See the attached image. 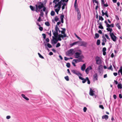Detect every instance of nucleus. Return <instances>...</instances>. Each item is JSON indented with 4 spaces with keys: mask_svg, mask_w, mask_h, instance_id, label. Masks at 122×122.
Returning <instances> with one entry per match:
<instances>
[{
    "mask_svg": "<svg viewBox=\"0 0 122 122\" xmlns=\"http://www.w3.org/2000/svg\"><path fill=\"white\" fill-rule=\"evenodd\" d=\"M71 72L73 74H76L79 77L82 76V74L77 70H71Z\"/></svg>",
    "mask_w": 122,
    "mask_h": 122,
    "instance_id": "obj_8",
    "label": "nucleus"
},
{
    "mask_svg": "<svg viewBox=\"0 0 122 122\" xmlns=\"http://www.w3.org/2000/svg\"><path fill=\"white\" fill-rule=\"evenodd\" d=\"M102 41L103 42H106L107 40L106 38L104 37V36H102Z\"/></svg>",
    "mask_w": 122,
    "mask_h": 122,
    "instance_id": "obj_28",
    "label": "nucleus"
},
{
    "mask_svg": "<svg viewBox=\"0 0 122 122\" xmlns=\"http://www.w3.org/2000/svg\"><path fill=\"white\" fill-rule=\"evenodd\" d=\"M59 10H58L57 9H55V11L56 12L57 14H58V12Z\"/></svg>",
    "mask_w": 122,
    "mask_h": 122,
    "instance_id": "obj_63",
    "label": "nucleus"
},
{
    "mask_svg": "<svg viewBox=\"0 0 122 122\" xmlns=\"http://www.w3.org/2000/svg\"><path fill=\"white\" fill-rule=\"evenodd\" d=\"M64 17V15H61V23H63V18Z\"/></svg>",
    "mask_w": 122,
    "mask_h": 122,
    "instance_id": "obj_41",
    "label": "nucleus"
},
{
    "mask_svg": "<svg viewBox=\"0 0 122 122\" xmlns=\"http://www.w3.org/2000/svg\"><path fill=\"white\" fill-rule=\"evenodd\" d=\"M93 78L94 79H95V80H97V73H95L93 76Z\"/></svg>",
    "mask_w": 122,
    "mask_h": 122,
    "instance_id": "obj_23",
    "label": "nucleus"
},
{
    "mask_svg": "<svg viewBox=\"0 0 122 122\" xmlns=\"http://www.w3.org/2000/svg\"><path fill=\"white\" fill-rule=\"evenodd\" d=\"M75 35L76 36L79 40H81V39L79 37L76 33L75 34Z\"/></svg>",
    "mask_w": 122,
    "mask_h": 122,
    "instance_id": "obj_44",
    "label": "nucleus"
},
{
    "mask_svg": "<svg viewBox=\"0 0 122 122\" xmlns=\"http://www.w3.org/2000/svg\"><path fill=\"white\" fill-rule=\"evenodd\" d=\"M65 79L67 81H68L69 80V77L68 76H65L64 77Z\"/></svg>",
    "mask_w": 122,
    "mask_h": 122,
    "instance_id": "obj_40",
    "label": "nucleus"
},
{
    "mask_svg": "<svg viewBox=\"0 0 122 122\" xmlns=\"http://www.w3.org/2000/svg\"><path fill=\"white\" fill-rule=\"evenodd\" d=\"M95 37H94L95 38H97L99 37V35L98 34L96 33L95 34Z\"/></svg>",
    "mask_w": 122,
    "mask_h": 122,
    "instance_id": "obj_32",
    "label": "nucleus"
},
{
    "mask_svg": "<svg viewBox=\"0 0 122 122\" xmlns=\"http://www.w3.org/2000/svg\"><path fill=\"white\" fill-rule=\"evenodd\" d=\"M104 20V19L103 17L100 15L99 16V20H101L102 21Z\"/></svg>",
    "mask_w": 122,
    "mask_h": 122,
    "instance_id": "obj_38",
    "label": "nucleus"
},
{
    "mask_svg": "<svg viewBox=\"0 0 122 122\" xmlns=\"http://www.w3.org/2000/svg\"><path fill=\"white\" fill-rule=\"evenodd\" d=\"M92 68L91 66H89L85 70V71L86 73L88 74L89 73V72L90 70H92Z\"/></svg>",
    "mask_w": 122,
    "mask_h": 122,
    "instance_id": "obj_13",
    "label": "nucleus"
},
{
    "mask_svg": "<svg viewBox=\"0 0 122 122\" xmlns=\"http://www.w3.org/2000/svg\"><path fill=\"white\" fill-rule=\"evenodd\" d=\"M52 32H53V35H54V37H55V38L56 39H57L58 41H61V34H59L58 31L54 32L53 30H52Z\"/></svg>",
    "mask_w": 122,
    "mask_h": 122,
    "instance_id": "obj_4",
    "label": "nucleus"
},
{
    "mask_svg": "<svg viewBox=\"0 0 122 122\" xmlns=\"http://www.w3.org/2000/svg\"><path fill=\"white\" fill-rule=\"evenodd\" d=\"M55 29V30L54 31L57 32L58 31H59V32H60L61 31L60 30H59V28L57 26V25H56Z\"/></svg>",
    "mask_w": 122,
    "mask_h": 122,
    "instance_id": "obj_25",
    "label": "nucleus"
},
{
    "mask_svg": "<svg viewBox=\"0 0 122 122\" xmlns=\"http://www.w3.org/2000/svg\"><path fill=\"white\" fill-rule=\"evenodd\" d=\"M41 16H39L38 19H37V21L39 22H40L42 20L41 19Z\"/></svg>",
    "mask_w": 122,
    "mask_h": 122,
    "instance_id": "obj_47",
    "label": "nucleus"
},
{
    "mask_svg": "<svg viewBox=\"0 0 122 122\" xmlns=\"http://www.w3.org/2000/svg\"><path fill=\"white\" fill-rule=\"evenodd\" d=\"M105 15L107 17H109V16L108 14L107 11H106V12H105Z\"/></svg>",
    "mask_w": 122,
    "mask_h": 122,
    "instance_id": "obj_53",
    "label": "nucleus"
},
{
    "mask_svg": "<svg viewBox=\"0 0 122 122\" xmlns=\"http://www.w3.org/2000/svg\"><path fill=\"white\" fill-rule=\"evenodd\" d=\"M106 26L108 28H110V25L108 23L106 24Z\"/></svg>",
    "mask_w": 122,
    "mask_h": 122,
    "instance_id": "obj_57",
    "label": "nucleus"
},
{
    "mask_svg": "<svg viewBox=\"0 0 122 122\" xmlns=\"http://www.w3.org/2000/svg\"><path fill=\"white\" fill-rule=\"evenodd\" d=\"M55 14V12L53 10H52L51 13V16H53Z\"/></svg>",
    "mask_w": 122,
    "mask_h": 122,
    "instance_id": "obj_34",
    "label": "nucleus"
},
{
    "mask_svg": "<svg viewBox=\"0 0 122 122\" xmlns=\"http://www.w3.org/2000/svg\"><path fill=\"white\" fill-rule=\"evenodd\" d=\"M77 0H75L74 5V6L76 11L77 12V19L79 20L81 18V14L80 10L78 8L77 5Z\"/></svg>",
    "mask_w": 122,
    "mask_h": 122,
    "instance_id": "obj_2",
    "label": "nucleus"
},
{
    "mask_svg": "<svg viewBox=\"0 0 122 122\" xmlns=\"http://www.w3.org/2000/svg\"><path fill=\"white\" fill-rule=\"evenodd\" d=\"M39 29L41 31H42L43 30V28L42 27L40 26H39Z\"/></svg>",
    "mask_w": 122,
    "mask_h": 122,
    "instance_id": "obj_54",
    "label": "nucleus"
},
{
    "mask_svg": "<svg viewBox=\"0 0 122 122\" xmlns=\"http://www.w3.org/2000/svg\"><path fill=\"white\" fill-rule=\"evenodd\" d=\"M100 43V40H98L97 42V45H99Z\"/></svg>",
    "mask_w": 122,
    "mask_h": 122,
    "instance_id": "obj_37",
    "label": "nucleus"
},
{
    "mask_svg": "<svg viewBox=\"0 0 122 122\" xmlns=\"http://www.w3.org/2000/svg\"><path fill=\"white\" fill-rule=\"evenodd\" d=\"M45 24L46 26H49L50 25V24L48 21H47L45 23Z\"/></svg>",
    "mask_w": 122,
    "mask_h": 122,
    "instance_id": "obj_35",
    "label": "nucleus"
},
{
    "mask_svg": "<svg viewBox=\"0 0 122 122\" xmlns=\"http://www.w3.org/2000/svg\"><path fill=\"white\" fill-rule=\"evenodd\" d=\"M106 26L108 28H110V25L108 23L106 24Z\"/></svg>",
    "mask_w": 122,
    "mask_h": 122,
    "instance_id": "obj_59",
    "label": "nucleus"
},
{
    "mask_svg": "<svg viewBox=\"0 0 122 122\" xmlns=\"http://www.w3.org/2000/svg\"><path fill=\"white\" fill-rule=\"evenodd\" d=\"M58 2V3H57L56 2H55V3L56 4L54 7V8H56L59 6L61 5V0H60L59 2Z\"/></svg>",
    "mask_w": 122,
    "mask_h": 122,
    "instance_id": "obj_15",
    "label": "nucleus"
},
{
    "mask_svg": "<svg viewBox=\"0 0 122 122\" xmlns=\"http://www.w3.org/2000/svg\"><path fill=\"white\" fill-rule=\"evenodd\" d=\"M98 28H99L101 29H103V27L102 26V25H99V26H98Z\"/></svg>",
    "mask_w": 122,
    "mask_h": 122,
    "instance_id": "obj_51",
    "label": "nucleus"
},
{
    "mask_svg": "<svg viewBox=\"0 0 122 122\" xmlns=\"http://www.w3.org/2000/svg\"><path fill=\"white\" fill-rule=\"evenodd\" d=\"M86 42L85 41H79V46H83L84 47H86L87 45Z\"/></svg>",
    "mask_w": 122,
    "mask_h": 122,
    "instance_id": "obj_9",
    "label": "nucleus"
},
{
    "mask_svg": "<svg viewBox=\"0 0 122 122\" xmlns=\"http://www.w3.org/2000/svg\"><path fill=\"white\" fill-rule=\"evenodd\" d=\"M101 4L102 6L103 5L105 4V2L104 0H101Z\"/></svg>",
    "mask_w": 122,
    "mask_h": 122,
    "instance_id": "obj_48",
    "label": "nucleus"
},
{
    "mask_svg": "<svg viewBox=\"0 0 122 122\" xmlns=\"http://www.w3.org/2000/svg\"><path fill=\"white\" fill-rule=\"evenodd\" d=\"M77 51L75 52L74 54L75 58H78L80 60H81L84 58V56L82 55H81V51L80 50H78Z\"/></svg>",
    "mask_w": 122,
    "mask_h": 122,
    "instance_id": "obj_1",
    "label": "nucleus"
},
{
    "mask_svg": "<svg viewBox=\"0 0 122 122\" xmlns=\"http://www.w3.org/2000/svg\"><path fill=\"white\" fill-rule=\"evenodd\" d=\"M44 5L43 3H42L40 1H38L37 2V4L36 5V11L38 12L40 11V10L43 7Z\"/></svg>",
    "mask_w": 122,
    "mask_h": 122,
    "instance_id": "obj_3",
    "label": "nucleus"
},
{
    "mask_svg": "<svg viewBox=\"0 0 122 122\" xmlns=\"http://www.w3.org/2000/svg\"><path fill=\"white\" fill-rule=\"evenodd\" d=\"M79 78L80 79H81L82 81V83H85L86 81H87L86 77V78L85 79L84 78L80 76H79Z\"/></svg>",
    "mask_w": 122,
    "mask_h": 122,
    "instance_id": "obj_14",
    "label": "nucleus"
},
{
    "mask_svg": "<svg viewBox=\"0 0 122 122\" xmlns=\"http://www.w3.org/2000/svg\"><path fill=\"white\" fill-rule=\"evenodd\" d=\"M86 67V66L85 64H83L81 67V70L82 71H84Z\"/></svg>",
    "mask_w": 122,
    "mask_h": 122,
    "instance_id": "obj_24",
    "label": "nucleus"
},
{
    "mask_svg": "<svg viewBox=\"0 0 122 122\" xmlns=\"http://www.w3.org/2000/svg\"><path fill=\"white\" fill-rule=\"evenodd\" d=\"M68 0H61V5H62L61 7L62 10L64 9L65 6L67 5Z\"/></svg>",
    "mask_w": 122,
    "mask_h": 122,
    "instance_id": "obj_5",
    "label": "nucleus"
},
{
    "mask_svg": "<svg viewBox=\"0 0 122 122\" xmlns=\"http://www.w3.org/2000/svg\"><path fill=\"white\" fill-rule=\"evenodd\" d=\"M99 107L100 108H102V109H103L104 108L102 105H100Z\"/></svg>",
    "mask_w": 122,
    "mask_h": 122,
    "instance_id": "obj_56",
    "label": "nucleus"
},
{
    "mask_svg": "<svg viewBox=\"0 0 122 122\" xmlns=\"http://www.w3.org/2000/svg\"><path fill=\"white\" fill-rule=\"evenodd\" d=\"M40 15L42 17H43V15H44V13L42 11V10H40Z\"/></svg>",
    "mask_w": 122,
    "mask_h": 122,
    "instance_id": "obj_31",
    "label": "nucleus"
},
{
    "mask_svg": "<svg viewBox=\"0 0 122 122\" xmlns=\"http://www.w3.org/2000/svg\"><path fill=\"white\" fill-rule=\"evenodd\" d=\"M79 41H76L73 43H71L70 44V46L71 47H72L74 45L78 44L79 45Z\"/></svg>",
    "mask_w": 122,
    "mask_h": 122,
    "instance_id": "obj_17",
    "label": "nucleus"
},
{
    "mask_svg": "<svg viewBox=\"0 0 122 122\" xmlns=\"http://www.w3.org/2000/svg\"><path fill=\"white\" fill-rule=\"evenodd\" d=\"M75 51L73 49H70L68 50L66 52L67 55L70 56L71 55H73L75 53Z\"/></svg>",
    "mask_w": 122,
    "mask_h": 122,
    "instance_id": "obj_7",
    "label": "nucleus"
},
{
    "mask_svg": "<svg viewBox=\"0 0 122 122\" xmlns=\"http://www.w3.org/2000/svg\"><path fill=\"white\" fill-rule=\"evenodd\" d=\"M106 26L108 28H110V25L108 23L106 24Z\"/></svg>",
    "mask_w": 122,
    "mask_h": 122,
    "instance_id": "obj_58",
    "label": "nucleus"
},
{
    "mask_svg": "<svg viewBox=\"0 0 122 122\" xmlns=\"http://www.w3.org/2000/svg\"><path fill=\"white\" fill-rule=\"evenodd\" d=\"M30 8L31 10L32 11H35V8L34 7H33L31 5L30 6Z\"/></svg>",
    "mask_w": 122,
    "mask_h": 122,
    "instance_id": "obj_29",
    "label": "nucleus"
},
{
    "mask_svg": "<svg viewBox=\"0 0 122 122\" xmlns=\"http://www.w3.org/2000/svg\"><path fill=\"white\" fill-rule=\"evenodd\" d=\"M106 26L108 28H110V25L108 23L106 24Z\"/></svg>",
    "mask_w": 122,
    "mask_h": 122,
    "instance_id": "obj_60",
    "label": "nucleus"
},
{
    "mask_svg": "<svg viewBox=\"0 0 122 122\" xmlns=\"http://www.w3.org/2000/svg\"><path fill=\"white\" fill-rule=\"evenodd\" d=\"M47 47L49 48H51L52 47V46L49 43H47Z\"/></svg>",
    "mask_w": 122,
    "mask_h": 122,
    "instance_id": "obj_33",
    "label": "nucleus"
},
{
    "mask_svg": "<svg viewBox=\"0 0 122 122\" xmlns=\"http://www.w3.org/2000/svg\"><path fill=\"white\" fill-rule=\"evenodd\" d=\"M105 36L107 39L109 40H110V38H109L108 36L107 35V34H105Z\"/></svg>",
    "mask_w": 122,
    "mask_h": 122,
    "instance_id": "obj_52",
    "label": "nucleus"
},
{
    "mask_svg": "<svg viewBox=\"0 0 122 122\" xmlns=\"http://www.w3.org/2000/svg\"><path fill=\"white\" fill-rule=\"evenodd\" d=\"M64 60L65 61H67L69 59V58H67L66 57H64Z\"/></svg>",
    "mask_w": 122,
    "mask_h": 122,
    "instance_id": "obj_64",
    "label": "nucleus"
},
{
    "mask_svg": "<svg viewBox=\"0 0 122 122\" xmlns=\"http://www.w3.org/2000/svg\"><path fill=\"white\" fill-rule=\"evenodd\" d=\"M94 92L93 90H92L91 88L90 89L89 94L91 96H93L94 95Z\"/></svg>",
    "mask_w": 122,
    "mask_h": 122,
    "instance_id": "obj_20",
    "label": "nucleus"
},
{
    "mask_svg": "<svg viewBox=\"0 0 122 122\" xmlns=\"http://www.w3.org/2000/svg\"><path fill=\"white\" fill-rule=\"evenodd\" d=\"M108 31H109V34L110 35L111 34H112V33H113V32L112 33V28H107L106 29Z\"/></svg>",
    "mask_w": 122,
    "mask_h": 122,
    "instance_id": "obj_18",
    "label": "nucleus"
},
{
    "mask_svg": "<svg viewBox=\"0 0 122 122\" xmlns=\"http://www.w3.org/2000/svg\"><path fill=\"white\" fill-rule=\"evenodd\" d=\"M74 61V63H77L78 62H83L84 61H83L82 60H80L78 59H74L73 60V61Z\"/></svg>",
    "mask_w": 122,
    "mask_h": 122,
    "instance_id": "obj_16",
    "label": "nucleus"
},
{
    "mask_svg": "<svg viewBox=\"0 0 122 122\" xmlns=\"http://www.w3.org/2000/svg\"><path fill=\"white\" fill-rule=\"evenodd\" d=\"M106 48L105 47H104L102 49V51L103 52H105L106 51Z\"/></svg>",
    "mask_w": 122,
    "mask_h": 122,
    "instance_id": "obj_55",
    "label": "nucleus"
},
{
    "mask_svg": "<svg viewBox=\"0 0 122 122\" xmlns=\"http://www.w3.org/2000/svg\"><path fill=\"white\" fill-rule=\"evenodd\" d=\"M66 66L68 68H69L70 67V64L69 63H67L66 64Z\"/></svg>",
    "mask_w": 122,
    "mask_h": 122,
    "instance_id": "obj_42",
    "label": "nucleus"
},
{
    "mask_svg": "<svg viewBox=\"0 0 122 122\" xmlns=\"http://www.w3.org/2000/svg\"><path fill=\"white\" fill-rule=\"evenodd\" d=\"M21 96L23 98H24L27 101H28L29 100V98L27 97H26L24 94H21Z\"/></svg>",
    "mask_w": 122,
    "mask_h": 122,
    "instance_id": "obj_21",
    "label": "nucleus"
},
{
    "mask_svg": "<svg viewBox=\"0 0 122 122\" xmlns=\"http://www.w3.org/2000/svg\"><path fill=\"white\" fill-rule=\"evenodd\" d=\"M87 81V83L88 84H90V81L89 79L87 77H86Z\"/></svg>",
    "mask_w": 122,
    "mask_h": 122,
    "instance_id": "obj_45",
    "label": "nucleus"
},
{
    "mask_svg": "<svg viewBox=\"0 0 122 122\" xmlns=\"http://www.w3.org/2000/svg\"><path fill=\"white\" fill-rule=\"evenodd\" d=\"M59 20V18L57 16H56L55 18V20L56 22H57Z\"/></svg>",
    "mask_w": 122,
    "mask_h": 122,
    "instance_id": "obj_39",
    "label": "nucleus"
},
{
    "mask_svg": "<svg viewBox=\"0 0 122 122\" xmlns=\"http://www.w3.org/2000/svg\"><path fill=\"white\" fill-rule=\"evenodd\" d=\"M111 38L113 41L115 42L116 40L117 37L115 36L113 33L110 35Z\"/></svg>",
    "mask_w": 122,
    "mask_h": 122,
    "instance_id": "obj_11",
    "label": "nucleus"
},
{
    "mask_svg": "<svg viewBox=\"0 0 122 122\" xmlns=\"http://www.w3.org/2000/svg\"><path fill=\"white\" fill-rule=\"evenodd\" d=\"M44 43H45L44 44H45V49H46V50H47L48 52H49L50 51L49 50V49L48 48L47 46V44L46 43H45V42H44Z\"/></svg>",
    "mask_w": 122,
    "mask_h": 122,
    "instance_id": "obj_30",
    "label": "nucleus"
},
{
    "mask_svg": "<svg viewBox=\"0 0 122 122\" xmlns=\"http://www.w3.org/2000/svg\"><path fill=\"white\" fill-rule=\"evenodd\" d=\"M86 110H87L86 108V107H84L83 109V110L84 112H86Z\"/></svg>",
    "mask_w": 122,
    "mask_h": 122,
    "instance_id": "obj_62",
    "label": "nucleus"
},
{
    "mask_svg": "<svg viewBox=\"0 0 122 122\" xmlns=\"http://www.w3.org/2000/svg\"><path fill=\"white\" fill-rule=\"evenodd\" d=\"M115 25L117 27L119 30H120L121 29V27L120 25V24L119 23H116Z\"/></svg>",
    "mask_w": 122,
    "mask_h": 122,
    "instance_id": "obj_19",
    "label": "nucleus"
},
{
    "mask_svg": "<svg viewBox=\"0 0 122 122\" xmlns=\"http://www.w3.org/2000/svg\"><path fill=\"white\" fill-rule=\"evenodd\" d=\"M109 70H111L112 71L113 70V68H112V66L111 65H110V67L108 68Z\"/></svg>",
    "mask_w": 122,
    "mask_h": 122,
    "instance_id": "obj_43",
    "label": "nucleus"
},
{
    "mask_svg": "<svg viewBox=\"0 0 122 122\" xmlns=\"http://www.w3.org/2000/svg\"><path fill=\"white\" fill-rule=\"evenodd\" d=\"M117 86L118 89H121L122 88V84L121 83L118 84L117 85Z\"/></svg>",
    "mask_w": 122,
    "mask_h": 122,
    "instance_id": "obj_27",
    "label": "nucleus"
},
{
    "mask_svg": "<svg viewBox=\"0 0 122 122\" xmlns=\"http://www.w3.org/2000/svg\"><path fill=\"white\" fill-rule=\"evenodd\" d=\"M119 72L121 73L122 76V66H121L120 67V69L118 70V74L119 75Z\"/></svg>",
    "mask_w": 122,
    "mask_h": 122,
    "instance_id": "obj_26",
    "label": "nucleus"
},
{
    "mask_svg": "<svg viewBox=\"0 0 122 122\" xmlns=\"http://www.w3.org/2000/svg\"><path fill=\"white\" fill-rule=\"evenodd\" d=\"M96 61V64L97 65H100L102 63V60L98 56H96L95 58Z\"/></svg>",
    "mask_w": 122,
    "mask_h": 122,
    "instance_id": "obj_6",
    "label": "nucleus"
},
{
    "mask_svg": "<svg viewBox=\"0 0 122 122\" xmlns=\"http://www.w3.org/2000/svg\"><path fill=\"white\" fill-rule=\"evenodd\" d=\"M102 65H99L98 67V71H101V69L100 68L101 67V68H102Z\"/></svg>",
    "mask_w": 122,
    "mask_h": 122,
    "instance_id": "obj_46",
    "label": "nucleus"
},
{
    "mask_svg": "<svg viewBox=\"0 0 122 122\" xmlns=\"http://www.w3.org/2000/svg\"><path fill=\"white\" fill-rule=\"evenodd\" d=\"M61 29L62 30H61V38L63 39L64 37H66V35L65 33L66 29L65 28H61Z\"/></svg>",
    "mask_w": 122,
    "mask_h": 122,
    "instance_id": "obj_10",
    "label": "nucleus"
},
{
    "mask_svg": "<svg viewBox=\"0 0 122 122\" xmlns=\"http://www.w3.org/2000/svg\"><path fill=\"white\" fill-rule=\"evenodd\" d=\"M102 119H105L106 120H107L108 118V116L107 115H105L102 116Z\"/></svg>",
    "mask_w": 122,
    "mask_h": 122,
    "instance_id": "obj_22",
    "label": "nucleus"
},
{
    "mask_svg": "<svg viewBox=\"0 0 122 122\" xmlns=\"http://www.w3.org/2000/svg\"><path fill=\"white\" fill-rule=\"evenodd\" d=\"M38 54L40 58L42 59H43L44 58V57L42 56L39 53H38Z\"/></svg>",
    "mask_w": 122,
    "mask_h": 122,
    "instance_id": "obj_36",
    "label": "nucleus"
},
{
    "mask_svg": "<svg viewBox=\"0 0 122 122\" xmlns=\"http://www.w3.org/2000/svg\"><path fill=\"white\" fill-rule=\"evenodd\" d=\"M42 36H43V37L45 39H46V36L45 34H42Z\"/></svg>",
    "mask_w": 122,
    "mask_h": 122,
    "instance_id": "obj_61",
    "label": "nucleus"
},
{
    "mask_svg": "<svg viewBox=\"0 0 122 122\" xmlns=\"http://www.w3.org/2000/svg\"><path fill=\"white\" fill-rule=\"evenodd\" d=\"M42 8H43L42 10V11H43L44 12H45L46 10V8L44 6V5L43 6V7Z\"/></svg>",
    "mask_w": 122,
    "mask_h": 122,
    "instance_id": "obj_49",
    "label": "nucleus"
},
{
    "mask_svg": "<svg viewBox=\"0 0 122 122\" xmlns=\"http://www.w3.org/2000/svg\"><path fill=\"white\" fill-rule=\"evenodd\" d=\"M52 38H53V39H52L51 41V43L52 44H56L57 43L58 41V40L57 39L56 40L55 39H54V36H52Z\"/></svg>",
    "mask_w": 122,
    "mask_h": 122,
    "instance_id": "obj_12",
    "label": "nucleus"
},
{
    "mask_svg": "<svg viewBox=\"0 0 122 122\" xmlns=\"http://www.w3.org/2000/svg\"><path fill=\"white\" fill-rule=\"evenodd\" d=\"M60 44L59 43H58L56 45V47H58L60 46Z\"/></svg>",
    "mask_w": 122,
    "mask_h": 122,
    "instance_id": "obj_50",
    "label": "nucleus"
}]
</instances>
